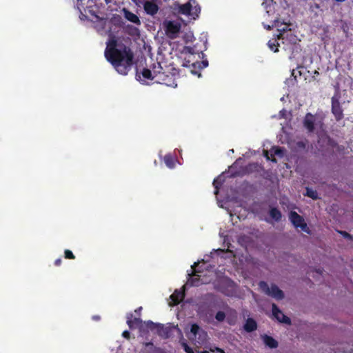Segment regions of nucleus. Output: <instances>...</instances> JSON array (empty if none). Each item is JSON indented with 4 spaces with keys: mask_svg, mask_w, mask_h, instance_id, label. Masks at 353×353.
<instances>
[{
    "mask_svg": "<svg viewBox=\"0 0 353 353\" xmlns=\"http://www.w3.org/2000/svg\"><path fill=\"white\" fill-rule=\"evenodd\" d=\"M117 46L115 39L109 40L105 57L119 74L126 75L132 65L134 54L128 46L122 44L118 48Z\"/></svg>",
    "mask_w": 353,
    "mask_h": 353,
    "instance_id": "obj_1",
    "label": "nucleus"
},
{
    "mask_svg": "<svg viewBox=\"0 0 353 353\" xmlns=\"http://www.w3.org/2000/svg\"><path fill=\"white\" fill-rule=\"evenodd\" d=\"M340 98L341 94L339 90H337L331 99V112L336 121L342 120L344 117L343 109L339 101Z\"/></svg>",
    "mask_w": 353,
    "mask_h": 353,
    "instance_id": "obj_2",
    "label": "nucleus"
},
{
    "mask_svg": "<svg viewBox=\"0 0 353 353\" xmlns=\"http://www.w3.org/2000/svg\"><path fill=\"white\" fill-rule=\"evenodd\" d=\"M289 219L296 228H300L307 234H311V230L305 223L304 218L296 212L290 211L289 213Z\"/></svg>",
    "mask_w": 353,
    "mask_h": 353,
    "instance_id": "obj_3",
    "label": "nucleus"
},
{
    "mask_svg": "<svg viewBox=\"0 0 353 353\" xmlns=\"http://www.w3.org/2000/svg\"><path fill=\"white\" fill-rule=\"evenodd\" d=\"M259 286L265 292L266 294L274 298L278 301L282 300L284 298L283 292L275 284H272L271 286L269 287L266 282L261 281L259 283Z\"/></svg>",
    "mask_w": 353,
    "mask_h": 353,
    "instance_id": "obj_4",
    "label": "nucleus"
},
{
    "mask_svg": "<svg viewBox=\"0 0 353 353\" xmlns=\"http://www.w3.org/2000/svg\"><path fill=\"white\" fill-rule=\"evenodd\" d=\"M164 26L165 34L170 39L176 38L181 28V23L175 21H165Z\"/></svg>",
    "mask_w": 353,
    "mask_h": 353,
    "instance_id": "obj_5",
    "label": "nucleus"
},
{
    "mask_svg": "<svg viewBox=\"0 0 353 353\" xmlns=\"http://www.w3.org/2000/svg\"><path fill=\"white\" fill-rule=\"evenodd\" d=\"M259 165L257 163H250L247 165L242 167L239 170L232 172V176L235 177L250 174L259 171Z\"/></svg>",
    "mask_w": 353,
    "mask_h": 353,
    "instance_id": "obj_6",
    "label": "nucleus"
},
{
    "mask_svg": "<svg viewBox=\"0 0 353 353\" xmlns=\"http://www.w3.org/2000/svg\"><path fill=\"white\" fill-rule=\"evenodd\" d=\"M127 324L130 329L132 330L138 327L140 332H144V323L139 317H134L132 313L127 314Z\"/></svg>",
    "mask_w": 353,
    "mask_h": 353,
    "instance_id": "obj_7",
    "label": "nucleus"
},
{
    "mask_svg": "<svg viewBox=\"0 0 353 353\" xmlns=\"http://www.w3.org/2000/svg\"><path fill=\"white\" fill-rule=\"evenodd\" d=\"M155 82L164 84L168 86H172L174 84L173 75L170 73L166 74L165 72L161 71L157 77L154 78Z\"/></svg>",
    "mask_w": 353,
    "mask_h": 353,
    "instance_id": "obj_8",
    "label": "nucleus"
},
{
    "mask_svg": "<svg viewBox=\"0 0 353 353\" xmlns=\"http://www.w3.org/2000/svg\"><path fill=\"white\" fill-rule=\"evenodd\" d=\"M272 312L273 316L281 323L291 324V320L289 317L285 316L278 307L275 303L272 305Z\"/></svg>",
    "mask_w": 353,
    "mask_h": 353,
    "instance_id": "obj_9",
    "label": "nucleus"
},
{
    "mask_svg": "<svg viewBox=\"0 0 353 353\" xmlns=\"http://www.w3.org/2000/svg\"><path fill=\"white\" fill-rule=\"evenodd\" d=\"M315 117L311 113H307L304 120L303 126L309 132H313L314 130Z\"/></svg>",
    "mask_w": 353,
    "mask_h": 353,
    "instance_id": "obj_10",
    "label": "nucleus"
},
{
    "mask_svg": "<svg viewBox=\"0 0 353 353\" xmlns=\"http://www.w3.org/2000/svg\"><path fill=\"white\" fill-rule=\"evenodd\" d=\"M143 9L146 14L151 15V16H154L159 11V6L154 1H146L143 3Z\"/></svg>",
    "mask_w": 353,
    "mask_h": 353,
    "instance_id": "obj_11",
    "label": "nucleus"
},
{
    "mask_svg": "<svg viewBox=\"0 0 353 353\" xmlns=\"http://www.w3.org/2000/svg\"><path fill=\"white\" fill-rule=\"evenodd\" d=\"M197 265L198 263H194V265H192V268L194 270L192 275L189 274L190 277L188 280V284L190 286H199L201 284L199 276L196 274L197 271L195 270Z\"/></svg>",
    "mask_w": 353,
    "mask_h": 353,
    "instance_id": "obj_12",
    "label": "nucleus"
},
{
    "mask_svg": "<svg viewBox=\"0 0 353 353\" xmlns=\"http://www.w3.org/2000/svg\"><path fill=\"white\" fill-rule=\"evenodd\" d=\"M185 297L184 290H175L174 292L170 295V299L172 302V305H176L183 301Z\"/></svg>",
    "mask_w": 353,
    "mask_h": 353,
    "instance_id": "obj_13",
    "label": "nucleus"
},
{
    "mask_svg": "<svg viewBox=\"0 0 353 353\" xmlns=\"http://www.w3.org/2000/svg\"><path fill=\"white\" fill-rule=\"evenodd\" d=\"M122 11H123L124 17L128 21H129L137 26L141 25V20L137 14H134L133 12H132L131 11H130L129 10H128L126 8H123Z\"/></svg>",
    "mask_w": 353,
    "mask_h": 353,
    "instance_id": "obj_14",
    "label": "nucleus"
},
{
    "mask_svg": "<svg viewBox=\"0 0 353 353\" xmlns=\"http://www.w3.org/2000/svg\"><path fill=\"white\" fill-rule=\"evenodd\" d=\"M261 339H263V343L268 347L271 349L276 348L279 345L278 341L274 339L272 336H268L267 334L261 335Z\"/></svg>",
    "mask_w": 353,
    "mask_h": 353,
    "instance_id": "obj_15",
    "label": "nucleus"
},
{
    "mask_svg": "<svg viewBox=\"0 0 353 353\" xmlns=\"http://www.w3.org/2000/svg\"><path fill=\"white\" fill-rule=\"evenodd\" d=\"M243 329L247 332H252L257 329V323L252 318H248L244 325Z\"/></svg>",
    "mask_w": 353,
    "mask_h": 353,
    "instance_id": "obj_16",
    "label": "nucleus"
},
{
    "mask_svg": "<svg viewBox=\"0 0 353 353\" xmlns=\"http://www.w3.org/2000/svg\"><path fill=\"white\" fill-rule=\"evenodd\" d=\"M171 332L172 330L170 327H166L160 323L157 334L163 339H168L170 336Z\"/></svg>",
    "mask_w": 353,
    "mask_h": 353,
    "instance_id": "obj_17",
    "label": "nucleus"
},
{
    "mask_svg": "<svg viewBox=\"0 0 353 353\" xmlns=\"http://www.w3.org/2000/svg\"><path fill=\"white\" fill-rule=\"evenodd\" d=\"M269 215L275 222H279L282 219L281 212L276 207L270 208Z\"/></svg>",
    "mask_w": 353,
    "mask_h": 353,
    "instance_id": "obj_18",
    "label": "nucleus"
},
{
    "mask_svg": "<svg viewBox=\"0 0 353 353\" xmlns=\"http://www.w3.org/2000/svg\"><path fill=\"white\" fill-rule=\"evenodd\" d=\"M192 3L188 2L185 4L181 5L179 8V12L183 14L191 16Z\"/></svg>",
    "mask_w": 353,
    "mask_h": 353,
    "instance_id": "obj_19",
    "label": "nucleus"
},
{
    "mask_svg": "<svg viewBox=\"0 0 353 353\" xmlns=\"http://www.w3.org/2000/svg\"><path fill=\"white\" fill-rule=\"evenodd\" d=\"M160 323H154L152 321H148L144 322V332L151 330L152 332H157Z\"/></svg>",
    "mask_w": 353,
    "mask_h": 353,
    "instance_id": "obj_20",
    "label": "nucleus"
},
{
    "mask_svg": "<svg viewBox=\"0 0 353 353\" xmlns=\"http://www.w3.org/2000/svg\"><path fill=\"white\" fill-rule=\"evenodd\" d=\"M192 2L194 6H193V5L192 4V10H191V16L190 17H192V19H196V18L199 17V14L201 12V8H200L199 5L194 0H193Z\"/></svg>",
    "mask_w": 353,
    "mask_h": 353,
    "instance_id": "obj_21",
    "label": "nucleus"
},
{
    "mask_svg": "<svg viewBox=\"0 0 353 353\" xmlns=\"http://www.w3.org/2000/svg\"><path fill=\"white\" fill-rule=\"evenodd\" d=\"M95 17L98 20V23L96 25L95 28L99 32L103 31L106 26V20L103 18H100L98 15H95Z\"/></svg>",
    "mask_w": 353,
    "mask_h": 353,
    "instance_id": "obj_22",
    "label": "nucleus"
},
{
    "mask_svg": "<svg viewBox=\"0 0 353 353\" xmlns=\"http://www.w3.org/2000/svg\"><path fill=\"white\" fill-rule=\"evenodd\" d=\"M281 26H283V27L278 28V31L279 32V34L276 35L278 39H283L285 38V34L290 30L288 25L281 24Z\"/></svg>",
    "mask_w": 353,
    "mask_h": 353,
    "instance_id": "obj_23",
    "label": "nucleus"
},
{
    "mask_svg": "<svg viewBox=\"0 0 353 353\" xmlns=\"http://www.w3.org/2000/svg\"><path fill=\"white\" fill-rule=\"evenodd\" d=\"M143 80H154L152 72L148 68H143L141 72Z\"/></svg>",
    "mask_w": 353,
    "mask_h": 353,
    "instance_id": "obj_24",
    "label": "nucleus"
},
{
    "mask_svg": "<svg viewBox=\"0 0 353 353\" xmlns=\"http://www.w3.org/2000/svg\"><path fill=\"white\" fill-rule=\"evenodd\" d=\"M277 40L278 39L276 38L272 40H270L268 43L269 48L274 52H279V43H278Z\"/></svg>",
    "mask_w": 353,
    "mask_h": 353,
    "instance_id": "obj_25",
    "label": "nucleus"
},
{
    "mask_svg": "<svg viewBox=\"0 0 353 353\" xmlns=\"http://www.w3.org/2000/svg\"><path fill=\"white\" fill-rule=\"evenodd\" d=\"M164 162L170 168H172L174 166V160L171 154H166L164 157Z\"/></svg>",
    "mask_w": 353,
    "mask_h": 353,
    "instance_id": "obj_26",
    "label": "nucleus"
},
{
    "mask_svg": "<svg viewBox=\"0 0 353 353\" xmlns=\"http://www.w3.org/2000/svg\"><path fill=\"white\" fill-rule=\"evenodd\" d=\"M127 32L132 36L139 35V30L132 26L128 25L126 27Z\"/></svg>",
    "mask_w": 353,
    "mask_h": 353,
    "instance_id": "obj_27",
    "label": "nucleus"
},
{
    "mask_svg": "<svg viewBox=\"0 0 353 353\" xmlns=\"http://www.w3.org/2000/svg\"><path fill=\"white\" fill-rule=\"evenodd\" d=\"M161 71H163V68L159 63H157V64H154L152 71L154 78L157 77L158 74H160V72Z\"/></svg>",
    "mask_w": 353,
    "mask_h": 353,
    "instance_id": "obj_28",
    "label": "nucleus"
},
{
    "mask_svg": "<svg viewBox=\"0 0 353 353\" xmlns=\"http://www.w3.org/2000/svg\"><path fill=\"white\" fill-rule=\"evenodd\" d=\"M306 195L314 200H316L319 198L317 192L309 188H306Z\"/></svg>",
    "mask_w": 353,
    "mask_h": 353,
    "instance_id": "obj_29",
    "label": "nucleus"
},
{
    "mask_svg": "<svg viewBox=\"0 0 353 353\" xmlns=\"http://www.w3.org/2000/svg\"><path fill=\"white\" fill-rule=\"evenodd\" d=\"M272 153L271 154V156L274 157L275 155H277L279 157H282L283 155V150L280 147H272Z\"/></svg>",
    "mask_w": 353,
    "mask_h": 353,
    "instance_id": "obj_30",
    "label": "nucleus"
},
{
    "mask_svg": "<svg viewBox=\"0 0 353 353\" xmlns=\"http://www.w3.org/2000/svg\"><path fill=\"white\" fill-rule=\"evenodd\" d=\"M300 69H305L303 66H298L296 70H292V76L294 77V79L296 80L298 77H301L303 74V72Z\"/></svg>",
    "mask_w": 353,
    "mask_h": 353,
    "instance_id": "obj_31",
    "label": "nucleus"
},
{
    "mask_svg": "<svg viewBox=\"0 0 353 353\" xmlns=\"http://www.w3.org/2000/svg\"><path fill=\"white\" fill-rule=\"evenodd\" d=\"M213 185L215 188L214 194H217L219 192V187L222 185V181L221 180V177L219 176L218 178L215 179L213 181Z\"/></svg>",
    "mask_w": 353,
    "mask_h": 353,
    "instance_id": "obj_32",
    "label": "nucleus"
},
{
    "mask_svg": "<svg viewBox=\"0 0 353 353\" xmlns=\"http://www.w3.org/2000/svg\"><path fill=\"white\" fill-rule=\"evenodd\" d=\"M186 50L189 53H190L192 54H199V52H201L202 54V55L203 56V50H197L196 45L194 46L193 47L188 46L186 48Z\"/></svg>",
    "mask_w": 353,
    "mask_h": 353,
    "instance_id": "obj_33",
    "label": "nucleus"
},
{
    "mask_svg": "<svg viewBox=\"0 0 353 353\" xmlns=\"http://www.w3.org/2000/svg\"><path fill=\"white\" fill-rule=\"evenodd\" d=\"M225 318V314L224 312H222V311H219L218 312H216V314L215 315V319L219 322L223 321Z\"/></svg>",
    "mask_w": 353,
    "mask_h": 353,
    "instance_id": "obj_34",
    "label": "nucleus"
},
{
    "mask_svg": "<svg viewBox=\"0 0 353 353\" xmlns=\"http://www.w3.org/2000/svg\"><path fill=\"white\" fill-rule=\"evenodd\" d=\"M198 65V67L200 69H203L206 68L208 65V60H203L202 61H197L196 63H194L193 65L195 67L196 65Z\"/></svg>",
    "mask_w": 353,
    "mask_h": 353,
    "instance_id": "obj_35",
    "label": "nucleus"
},
{
    "mask_svg": "<svg viewBox=\"0 0 353 353\" xmlns=\"http://www.w3.org/2000/svg\"><path fill=\"white\" fill-rule=\"evenodd\" d=\"M200 330V327L196 324V323H194L191 325V327H190V332L191 333H192L195 336L197 334V333L199 332Z\"/></svg>",
    "mask_w": 353,
    "mask_h": 353,
    "instance_id": "obj_36",
    "label": "nucleus"
},
{
    "mask_svg": "<svg viewBox=\"0 0 353 353\" xmlns=\"http://www.w3.org/2000/svg\"><path fill=\"white\" fill-rule=\"evenodd\" d=\"M65 258L67 259H74L75 256L72 253V252L70 250H65L64 252Z\"/></svg>",
    "mask_w": 353,
    "mask_h": 353,
    "instance_id": "obj_37",
    "label": "nucleus"
},
{
    "mask_svg": "<svg viewBox=\"0 0 353 353\" xmlns=\"http://www.w3.org/2000/svg\"><path fill=\"white\" fill-rule=\"evenodd\" d=\"M184 350L186 353H194L192 348L188 346L186 343H183ZM199 353H208L207 351L199 352Z\"/></svg>",
    "mask_w": 353,
    "mask_h": 353,
    "instance_id": "obj_38",
    "label": "nucleus"
},
{
    "mask_svg": "<svg viewBox=\"0 0 353 353\" xmlns=\"http://www.w3.org/2000/svg\"><path fill=\"white\" fill-rule=\"evenodd\" d=\"M264 157L267 159V160H270L272 162H275V163L276 162V160L274 157L271 156V157H270L269 152L268 150L264 151Z\"/></svg>",
    "mask_w": 353,
    "mask_h": 353,
    "instance_id": "obj_39",
    "label": "nucleus"
},
{
    "mask_svg": "<svg viewBox=\"0 0 353 353\" xmlns=\"http://www.w3.org/2000/svg\"><path fill=\"white\" fill-rule=\"evenodd\" d=\"M122 336L126 339H130V333L129 331L128 330H125L124 332H123L122 333Z\"/></svg>",
    "mask_w": 353,
    "mask_h": 353,
    "instance_id": "obj_40",
    "label": "nucleus"
},
{
    "mask_svg": "<svg viewBox=\"0 0 353 353\" xmlns=\"http://www.w3.org/2000/svg\"><path fill=\"white\" fill-rule=\"evenodd\" d=\"M340 233L345 237V238H347V239H352V236L347 233V232L345 231H342V232H340Z\"/></svg>",
    "mask_w": 353,
    "mask_h": 353,
    "instance_id": "obj_41",
    "label": "nucleus"
},
{
    "mask_svg": "<svg viewBox=\"0 0 353 353\" xmlns=\"http://www.w3.org/2000/svg\"><path fill=\"white\" fill-rule=\"evenodd\" d=\"M210 350L212 352H214V350L211 349ZM214 351H216L217 353H225L223 350H222V349H221L219 347H216Z\"/></svg>",
    "mask_w": 353,
    "mask_h": 353,
    "instance_id": "obj_42",
    "label": "nucleus"
},
{
    "mask_svg": "<svg viewBox=\"0 0 353 353\" xmlns=\"http://www.w3.org/2000/svg\"><path fill=\"white\" fill-rule=\"evenodd\" d=\"M61 263H62L61 259H57L54 261V265L56 266H59L61 264Z\"/></svg>",
    "mask_w": 353,
    "mask_h": 353,
    "instance_id": "obj_43",
    "label": "nucleus"
},
{
    "mask_svg": "<svg viewBox=\"0 0 353 353\" xmlns=\"http://www.w3.org/2000/svg\"><path fill=\"white\" fill-rule=\"evenodd\" d=\"M141 310H142V307H139L134 310V312L139 315Z\"/></svg>",
    "mask_w": 353,
    "mask_h": 353,
    "instance_id": "obj_44",
    "label": "nucleus"
},
{
    "mask_svg": "<svg viewBox=\"0 0 353 353\" xmlns=\"http://www.w3.org/2000/svg\"><path fill=\"white\" fill-rule=\"evenodd\" d=\"M239 160H241V159H237V160H236V161L233 163V165L231 166V168H232V169H233V168H234L236 167V165L237 164V163H238V161H239Z\"/></svg>",
    "mask_w": 353,
    "mask_h": 353,
    "instance_id": "obj_45",
    "label": "nucleus"
},
{
    "mask_svg": "<svg viewBox=\"0 0 353 353\" xmlns=\"http://www.w3.org/2000/svg\"><path fill=\"white\" fill-rule=\"evenodd\" d=\"M92 319H93L94 320H96V321H97V320H99V319H100V316H94L92 317Z\"/></svg>",
    "mask_w": 353,
    "mask_h": 353,
    "instance_id": "obj_46",
    "label": "nucleus"
},
{
    "mask_svg": "<svg viewBox=\"0 0 353 353\" xmlns=\"http://www.w3.org/2000/svg\"><path fill=\"white\" fill-rule=\"evenodd\" d=\"M106 4L112 3V0H104Z\"/></svg>",
    "mask_w": 353,
    "mask_h": 353,
    "instance_id": "obj_47",
    "label": "nucleus"
},
{
    "mask_svg": "<svg viewBox=\"0 0 353 353\" xmlns=\"http://www.w3.org/2000/svg\"><path fill=\"white\" fill-rule=\"evenodd\" d=\"M328 142L329 143H335V141H334L332 139L328 138Z\"/></svg>",
    "mask_w": 353,
    "mask_h": 353,
    "instance_id": "obj_48",
    "label": "nucleus"
},
{
    "mask_svg": "<svg viewBox=\"0 0 353 353\" xmlns=\"http://www.w3.org/2000/svg\"><path fill=\"white\" fill-rule=\"evenodd\" d=\"M314 74H316V75H319V72L317 70H314Z\"/></svg>",
    "mask_w": 353,
    "mask_h": 353,
    "instance_id": "obj_49",
    "label": "nucleus"
},
{
    "mask_svg": "<svg viewBox=\"0 0 353 353\" xmlns=\"http://www.w3.org/2000/svg\"><path fill=\"white\" fill-rule=\"evenodd\" d=\"M137 77H139L141 79V76L139 74L138 71L137 72Z\"/></svg>",
    "mask_w": 353,
    "mask_h": 353,
    "instance_id": "obj_50",
    "label": "nucleus"
},
{
    "mask_svg": "<svg viewBox=\"0 0 353 353\" xmlns=\"http://www.w3.org/2000/svg\"><path fill=\"white\" fill-rule=\"evenodd\" d=\"M314 7H315L316 8H317V9H318V8H319V4H317V3H316V4L314 5Z\"/></svg>",
    "mask_w": 353,
    "mask_h": 353,
    "instance_id": "obj_51",
    "label": "nucleus"
},
{
    "mask_svg": "<svg viewBox=\"0 0 353 353\" xmlns=\"http://www.w3.org/2000/svg\"><path fill=\"white\" fill-rule=\"evenodd\" d=\"M316 272L319 273V274H321L322 273V270H321L320 269H319Z\"/></svg>",
    "mask_w": 353,
    "mask_h": 353,
    "instance_id": "obj_52",
    "label": "nucleus"
},
{
    "mask_svg": "<svg viewBox=\"0 0 353 353\" xmlns=\"http://www.w3.org/2000/svg\"><path fill=\"white\" fill-rule=\"evenodd\" d=\"M343 353H350V352L343 351Z\"/></svg>",
    "mask_w": 353,
    "mask_h": 353,
    "instance_id": "obj_53",
    "label": "nucleus"
}]
</instances>
